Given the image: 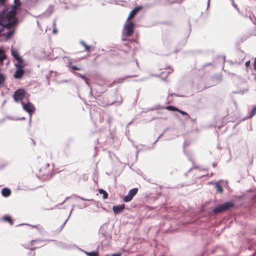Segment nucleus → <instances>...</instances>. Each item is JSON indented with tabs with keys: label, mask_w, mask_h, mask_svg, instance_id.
I'll return each instance as SVG.
<instances>
[{
	"label": "nucleus",
	"mask_w": 256,
	"mask_h": 256,
	"mask_svg": "<svg viewBox=\"0 0 256 256\" xmlns=\"http://www.w3.org/2000/svg\"><path fill=\"white\" fill-rule=\"evenodd\" d=\"M16 7L14 6L6 14L4 12H0V25L2 28H10L16 24L17 21L16 18Z\"/></svg>",
	"instance_id": "obj_1"
},
{
	"label": "nucleus",
	"mask_w": 256,
	"mask_h": 256,
	"mask_svg": "<svg viewBox=\"0 0 256 256\" xmlns=\"http://www.w3.org/2000/svg\"><path fill=\"white\" fill-rule=\"evenodd\" d=\"M52 174V168L50 167L48 164H46L38 170L37 176L40 178L46 180L51 178Z\"/></svg>",
	"instance_id": "obj_2"
},
{
	"label": "nucleus",
	"mask_w": 256,
	"mask_h": 256,
	"mask_svg": "<svg viewBox=\"0 0 256 256\" xmlns=\"http://www.w3.org/2000/svg\"><path fill=\"white\" fill-rule=\"evenodd\" d=\"M234 206V204L232 202H226L222 205L218 206L214 208L212 212L214 214H218L220 212H224L230 208H233Z\"/></svg>",
	"instance_id": "obj_3"
},
{
	"label": "nucleus",
	"mask_w": 256,
	"mask_h": 256,
	"mask_svg": "<svg viewBox=\"0 0 256 256\" xmlns=\"http://www.w3.org/2000/svg\"><path fill=\"white\" fill-rule=\"evenodd\" d=\"M26 94V92L24 89L20 88L16 90L14 92L13 97L14 100L18 102L19 101H22L24 98Z\"/></svg>",
	"instance_id": "obj_4"
},
{
	"label": "nucleus",
	"mask_w": 256,
	"mask_h": 256,
	"mask_svg": "<svg viewBox=\"0 0 256 256\" xmlns=\"http://www.w3.org/2000/svg\"><path fill=\"white\" fill-rule=\"evenodd\" d=\"M124 30L126 36H130L133 34L134 31V24L132 22H128L126 24Z\"/></svg>",
	"instance_id": "obj_5"
},
{
	"label": "nucleus",
	"mask_w": 256,
	"mask_h": 256,
	"mask_svg": "<svg viewBox=\"0 0 256 256\" xmlns=\"http://www.w3.org/2000/svg\"><path fill=\"white\" fill-rule=\"evenodd\" d=\"M16 71L14 75V77L16 79H20L24 74V65H16Z\"/></svg>",
	"instance_id": "obj_6"
},
{
	"label": "nucleus",
	"mask_w": 256,
	"mask_h": 256,
	"mask_svg": "<svg viewBox=\"0 0 256 256\" xmlns=\"http://www.w3.org/2000/svg\"><path fill=\"white\" fill-rule=\"evenodd\" d=\"M138 189L137 188H134L130 190L128 194L124 198V202H129L131 201L133 197L137 194Z\"/></svg>",
	"instance_id": "obj_7"
},
{
	"label": "nucleus",
	"mask_w": 256,
	"mask_h": 256,
	"mask_svg": "<svg viewBox=\"0 0 256 256\" xmlns=\"http://www.w3.org/2000/svg\"><path fill=\"white\" fill-rule=\"evenodd\" d=\"M22 104L24 109L30 114L33 112L35 110L34 106L28 102L27 103H26L22 101Z\"/></svg>",
	"instance_id": "obj_8"
},
{
	"label": "nucleus",
	"mask_w": 256,
	"mask_h": 256,
	"mask_svg": "<svg viewBox=\"0 0 256 256\" xmlns=\"http://www.w3.org/2000/svg\"><path fill=\"white\" fill-rule=\"evenodd\" d=\"M125 208V204H122L118 206H114L112 207V210L116 214L121 213Z\"/></svg>",
	"instance_id": "obj_9"
},
{
	"label": "nucleus",
	"mask_w": 256,
	"mask_h": 256,
	"mask_svg": "<svg viewBox=\"0 0 256 256\" xmlns=\"http://www.w3.org/2000/svg\"><path fill=\"white\" fill-rule=\"evenodd\" d=\"M12 54L13 57L17 60L19 64H21L23 62L22 58L20 56L18 52L16 50H12Z\"/></svg>",
	"instance_id": "obj_10"
},
{
	"label": "nucleus",
	"mask_w": 256,
	"mask_h": 256,
	"mask_svg": "<svg viewBox=\"0 0 256 256\" xmlns=\"http://www.w3.org/2000/svg\"><path fill=\"white\" fill-rule=\"evenodd\" d=\"M141 9V7H136L134 9H133L129 14L128 17V20H129L130 19L132 18Z\"/></svg>",
	"instance_id": "obj_11"
},
{
	"label": "nucleus",
	"mask_w": 256,
	"mask_h": 256,
	"mask_svg": "<svg viewBox=\"0 0 256 256\" xmlns=\"http://www.w3.org/2000/svg\"><path fill=\"white\" fill-rule=\"evenodd\" d=\"M80 44L83 46L84 48V50L88 52H90L94 50V48L90 46H88L86 44L84 41L80 42Z\"/></svg>",
	"instance_id": "obj_12"
},
{
	"label": "nucleus",
	"mask_w": 256,
	"mask_h": 256,
	"mask_svg": "<svg viewBox=\"0 0 256 256\" xmlns=\"http://www.w3.org/2000/svg\"><path fill=\"white\" fill-rule=\"evenodd\" d=\"M2 196L4 197H8L10 196L11 194V191L8 188H4L2 190Z\"/></svg>",
	"instance_id": "obj_13"
},
{
	"label": "nucleus",
	"mask_w": 256,
	"mask_h": 256,
	"mask_svg": "<svg viewBox=\"0 0 256 256\" xmlns=\"http://www.w3.org/2000/svg\"><path fill=\"white\" fill-rule=\"evenodd\" d=\"M2 220L4 221V222H8L10 223V225H12L13 224H14V222L12 220V218L8 216H4L3 218H2Z\"/></svg>",
	"instance_id": "obj_14"
},
{
	"label": "nucleus",
	"mask_w": 256,
	"mask_h": 256,
	"mask_svg": "<svg viewBox=\"0 0 256 256\" xmlns=\"http://www.w3.org/2000/svg\"><path fill=\"white\" fill-rule=\"evenodd\" d=\"M6 58V55L4 51L0 48V62H2Z\"/></svg>",
	"instance_id": "obj_15"
},
{
	"label": "nucleus",
	"mask_w": 256,
	"mask_h": 256,
	"mask_svg": "<svg viewBox=\"0 0 256 256\" xmlns=\"http://www.w3.org/2000/svg\"><path fill=\"white\" fill-rule=\"evenodd\" d=\"M42 242V240H32L30 242V244L32 246H35L36 245H38V244H40Z\"/></svg>",
	"instance_id": "obj_16"
},
{
	"label": "nucleus",
	"mask_w": 256,
	"mask_h": 256,
	"mask_svg": "<svg viewBox=\"0 0 256 256\" xmlns=\"http://www.w3.org/2000/svg\"><path fill=\"white\" fill-rule=\"evenodd\" d=\"M98 192L100 194H102V197L104 199H106L108 198V194L106 191L104 190L103 189H99Z\"/></svg>",
	"instance_id": "obj_17"
},
{
	"label": "nucleus",
	"mask_w": 256,
	"mask_h": 256,
	"mask_svg": "<svg viewBox=\"0 0 256 256\" xmlns=\"http://www.w3.org/2000/svg\"><path fill=\"white\" fill-rule=\"evenodd\" d=\"M85 254L88 256H99L98 252H96V251H93V252H86Z\"/></svg>",
	"instance_id": "obj_18"
},
{
	"label": "nucleus",
	"mask_w": 256,
	"mask_h": 256,
	"mask_svg": "<svg viewBox=\"0 0 256 256\" xmlns=\"http://www.w3.org/2000/svg\"><path fill=\"white\" fill-rule=\"evenodd\" d=\"M166 108L168 110H171V111H178V108L175 106H166Z\"/></svg>",
	"instance_id": "obj_19"
},
{
	"label": "nucleus",
	"mask_w": 256,
	"mask_h": 256,
	"mask_svg": "<svg viewBox=\"0 0 256 256\" xmlns=\"http://www.w3.org/2000/svg\"><path fill=\"white\" fill-rule=\"evenodd\" d=\"M14 2L15 4L14 6H13L12 8L14 6H16V11L18 9V8L21 5V2L20 0H14Z\"/></svg>",
	"instance_id": "obj_20"
},
{
	"label": "nucleus",
	"mask_w": 256,
	"mask_h": 256,
	"mask_svg": "<svg viewBox=\"0 0 256 256\" xmlns=\"http://www.w3.org/2000/svg\"><path fill=\"white\" fill-rule=\"evenodd\" d=\"M216 190L220 192V193H222L223 192V188L220 184H216Z\"/></svg>",
	"instance_id": "obj_21"
},
{
	"label": "nucleus",
	"mask_w": 256,
	"mask_h": 256,
	"mask_svg": "<svg viewBox=\"0 0 256 256\" xmlns=\"http://www.w3.org/2000/svg\"><path fill=\"white\" fill-rule=\"evenodd\" d=\"M52 26H53V30H52V33L53 34H56L58 32V30L56 28V20H54L52 24Z\"/></svg>",
	"instance_id": "obj_22"
},
{
	"label": "nucleus",
	"mask_w": 256,
	"mask_h": 256,
	"mask_svg": "<svg viewBox=\"0 0 256 256\" xmlns=\"http://www.w3.org/2000/svg\"><path fill=\"white\" fill-rule=\"evenodd\" d=\"M178 112H179L180 114H181L182 115H184V116H187L188 118H190V116L188 114L187 112H184V111H182V110H180L178 108V110L177 111Z\"/></svg>",
	"instance_id": "obj_23"
},
{
	"label": "nucleus",
	"mask_w": 256,
	"mask_h": 256,
	"mask_svg": "<svg viewBox=\"0 0 256 256\" xmlns=\"http://www.w3.org/2000/svg\"><path fill=\"white\" fill-rule=\"evenodd\" d=\"M80 76L81 77L83 80H84L86 84L89 85V83L88 82V78H87L86 77H85L84 76H82L81 74H80Z\"/></svg>",
	"instance_id": "obj_24"
},
{
	"label": "nucleus",
	"mask_w": 256,
	"mask_h": 256,
	"mask_svg": "<svg viewBox=\"0 0 256 256\" xmlns=\"http://www.w3.org/2000/svg\"><path fill=\"white\" fill-rule=\"evenodd\" d=\"M251 117L252 116L256 114V106L254 107V108L252 110L251 112Z\"/></svg>",
	"instance_id": "obj_25"
},
{
	"label": "nucleus",
	"mask_w": 256,
	"mask_h": 256,
	"mask_svg": "<svg viewBox=\"0 0 256 256\" xmlns=\"http://www.w3.org/2000/svg\"><path fill=\"white\" fill-rule=\"evenodd\" d=\"M13 34V32L12 31H10L8 32L6 34V38H10Z\"/></svg>",
	"instance_id": "obj_26"
},
{
	"label": "nucleus",
	"mask_w": 256,
	"mask_h": 256,
	"mask_svg": "<svg viewBox=\"0 0 256 256\" xmlns=\"http://www.w3.org/2000/svg\"><path fill=\"white\" fill-rule=\"evenodd\" d=\"M218 58L222 59V62L223 63L226 62V56H220L218 57Z\"/></svg>",
	"instance_id": "obj_27"
},
{
	"label": "nucleus",
	"mask_w": 256,
	"mask_h": 256,
	"mask_svg": "<svg viewBox=\"0 0 256 256\" xmlns=\"http://www.w3.org/2000/svg\"><path fill=\"white\" fill-rule=\"evenodd\" d=\"M72 68L73 70H79L80 68H77L76 66H72Z\"/></svg>",
	"instance_id": "obj_28"
},
{
	"label": "nucleus",
	"mask_w": 256,
	"mask_h": 256,
	"mask_svg": "<svg viewBox=\"0 0 256 256\" xmlns=\"http://www.w3.org/2000/svg\"><path fill=\"white\" fill-rule=\"evenodd\" d=\"M5 4V0H0V5L4 6Z\"/></svg>",
	"instance_id": "obj_29"
},
{
	"label": "nucleus",
	"mask_w": 256,
	"mask_h": 256,
	"mask_svg": "<svg viewBox=\"0 0 256 256\" xmlns=\"http://www.w3.org/2000/svg\"><path fill=\"white\" fill-rule=\"evenodd\" d=\"M29 255L30 256H36V254L34 252H30Z\"/></svg>",
	"instance_id": "obj_30"
},
{
	"label": "nucleus",
	"mask_w": 256,
	"mask_h": 256,
	"mask_svg": "<svg viewBox=\"0 0 256 256\" xmlns=\"http://www.w3.org/2000/svg\"><path fill=\"white\" fill-rule=\"evenodd\" d=\"M121 254L119 253V254H112V256H121Z\"/></svg>",
	"instance_id": "obj_31"
},
{
	"label": "nucleus",
	"mask_w": 256,
	"mask_h": 256,
	"mask_svg": "<svg viewBox=\"0 0 256 256\" xmlns=\"http://www.w3.org/2000/svg\"><path fill=\"white\" fill-rule=\"evenodd\" d=\"M233 6L238 11H239V10L238 8L237 5L233 4Z\"/></svg>",
	"instance_id": "obj_32"
},
{
	"label": "nucleus",
	"mask_w": 256,
	"mask_h": 256,
	"mask_svg": "<svg viewBox=\"0 0 256 256\" xmlns=\"http://www.w3.org/2000/svg\"><path fill=\"white\" fill-rule=\"evenodd\" d=\"M40 246H35L33 248H32L31 250H34V249H36V248H38V247H40Z\"/></svg>",
	"instance_id": "obj_33"
},
{
	"label": "nucleus",
	"mask_w": 256,
	"mask_h": 256,
	"mask_svg": "<svg viewBox=\"0 0 256 256\" xmlns=\"http://www.w3.org/2000/svg\"><path fill=\"white\" fill-rule=\"evenodd\" d=\"M250 60H248V61L246 62L245 64H250Z\"/></svg>",
	"instance_id": "obj_34"
},
{
	"label": "nucleus",
	"mask_w": 256,
	"mask_h": 256,
	"mask_svg": "<svg viewBox=\"0 0 256 256\" xmlns=\"http://www.w3.org/2000/svg\"><path fill=\"white\" fill-rule=\"evenodd\" d=\"M254 64H256V58H254Z\"/></svg>",
	"instance_id": "obj_35"
},
{
	"label": "nucleus",
	"mask_w": 256,
	"mask_h": 256,
	"mask_svg": "<svg viewBox=\"0 0 256 256\" xmlns=\"http://www.w3.org/2000/svg\"><path fill=\"white\" fill-rule=\"evenodd\" d=\"M2 28H0V33H1L2 31Z\"/></svg>",
	"instance_id": "obj_36"
},
{
	"label": "nucleus",
	"mask_w": 256,
	"mask_h": 256,
	"mask_svg": "<svg viewBox=\"0 0 256 256\" xmlns=\"http://www.w3.org/2000/svg\"><path fill=\"white\" fill-rule=\"evenodd\" d=\"M254 69L256 71V65H254Z\"/></svg>",
	"instance_id": "obj_37"
}]
</instances>
